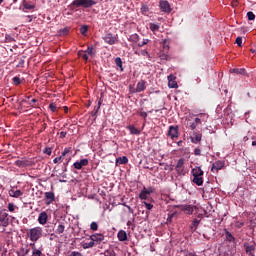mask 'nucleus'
<instances>
[{
	"instance_id": "1",
	"label": "nucleus",
	"mask_w": 256,
	"mask_h": 256,
	"mask_svg": "<svg viewBox=\"0 0 256 256\" xmlns=\"http://www.w3.org/2000/svg\"><path fill=\"white\" fill-rule=\"evenodd\" d=\"M28 235H29L30 241H33L35 243L39 241L41 237H43V228L42 227L31 228L29 230Z\"/></svg>"
},
{
	"instance_id": "2",
	"label": "nucleus",
	"mask_w": 256,
	"mask_h": 256,
	"mask_svg": "<svg viewBox=\"0 0 256 256\" xmlns=\"http://www.w3.org/2000/svg\"><path fill=\"white\" fill-rule=\"evenodd\" d=\"M71 5L87 9L89 7H93V5H97V2H95V0H74Z\"/></svg>"
},
{
	"instance_id": "3",
	"label": "nucleus",
	"mask_w": 256,
	"mask_h": 256,
	"mask_svg": "<svg viewBox=\"0 0 256 256\" xmlns=\"http://www.w3.org/2000/svg\"><path fill=\"white\" fill-rule=\"evenodd\" d=\"M9 226V214L5 210L0 211V229L5 231V227Z\"/></svg>"
},
{
	"instance_id": "4",
	"label": "nucleus",
	"mask_w": 256,
	"mask_h": 256,
	"mask_svg": "<svg viewBox=\"0 0 256 256\" xmlns=\"http://www.w3.org/2000/svg\"><path fill=\"white\" fill-rule=\"evenodd\" d=\"M255 248L256 244L255 242H245L244 243V249L248 256H255Z\"/></svg>"
},
{
	"instance_id": "5",
	"label": "nucleus",
	"mask_w": 256,
	"mask_h": 256,
	"mask_svg": "<svg viewBox=\"0 0 256 256\" xmlns=\"http://www.w3.org/2000/svg\"><path fill=\"white\" fill-rule=\"evenodd\" d=\"M175 170L178 175H185V159L181 158L178 160Z\"/></svg>"
},
{
	"instance_id": "6",
	"label": "nucleus",
	"mask_w": 256,
	"mask_h": 256,
	"mask_svg": "<svg viewBox=\"0 0 256 256\" xmlns=\"http://www.w3.org/2000/svg\"><path fill=\"white\" fill-rule=\"evenodd\" d=\"M159 7H160V10L163 13H170L171 12V4H169V1L161 0L159 2Z\"/></svg>"
},
{
	"instance_id": "7",
	"label": "nucleus",
	"mask_w": 256,
	"mask_h": 256,
	"mask_svg": "<svg viewBox=\"0 0 256 256\" xmlns=\"http://www.w3.org/2000/svg\"><path fill=\"white\" fill-rule=\"evenodd\" d=\"M89 165V160L87 158L81 159L73 164L74 169L81 170L83 167H87Z\"/></svg>"
},
{
	"instance_id": "8",
	"label": "nucleus",
	"mask_w": 256,
	"mask_h": 256,
	"mask_svg": "<svg viewBox=\"0 0 256 256\" xmlns=\"http://www.w3.org/2000/svg\"><path fill=\"white\" fill-rule=\"evenodd\" d=\"M225 167V162L223 161H216L212 164L211 171L212 173H217L218 171H221Z\"/></svg>"
},
{
	"instance_id": "9",
	"label": "nucleus",
	"mask_w": 256,
	"mask_h": 256,
	"mask_svg": "<svg viewBox=\"0 0 256 256\" xmlns=\"http://www.w3.org/2000/svg\"><path fill=\"white\" fill-rule=\"evenodd\" d=\"M104 240L105 236L103 234H93L90 236V241H93L96 245H99Z\"/></svg>"
},
{
	"instance_id": "10",
	"label": "nucleus",
	"mask_w": 256,
	"mask_h": 256,
	"mask_svg": "<svg viewBox=\"0 0 256 256\" xmlns=\"http://www.w3.org/2000/svg\"><path fill=\"white\" fill-rule=\"evenodd\" d=\"M168 135L171 139H177V137H179V129L175 126H170Z\"/></svg>"
},
{
	"instance_id": "11",
	"label": "nucleus",
	"mask_w": 256,
	"mask_h": 256,
	"mask_svg": "<svg viewBox=\"0 0 256 256\" xmlns=\"http://www.w3.org/2000/svg\"><path fill=\"white\" fill-rule=\"evenodd\" d=\"M168 87L170 89H177V87H179V85H177V81H175V77L173 76V74H170L168 76Z\"/></svg>"
},
{
	"instance_id": "12",
	"label": "nucleus",
	"mask_w": 256,
	"mask_h": 256,
	"mask_svg": "<svg viewBox=\"0 0 256 256\" xmlns=\"http://www.w3.org/2000/svg\"><path fill=\"white\" fill-rule=\"evenodd\" d=\"M55 201V193L53 192H46L45 193V203L46 205H51Z\"/></svg>"
},
{
	"instance_id": "13",
	"label": "nucleus",
	"mask_w": 256,
	"mask_h": 256,
	"mask_svg": "<svg viewBox=\"0 0 256 256\" xmlns=\"http://www.w3.org/2000/svg\"><path fill=\"white\" fill-rule=\"evenodd\" d=\"M103 40L105 41V43H108V45H115V41H117L113 34H106L103 37Z\"/></svg>"
},
{
	"instance_id": "14",
	"label": "nucleus",
	"mask_w": 256,
	"mask_h": 256,
	"mask_svg": "<svg viewBox=\"0 0 256 256\" xmlns=\"http://www.w3.org/2000/svg\"><path fill=\"white\" fill-rule=\"evenodd\" d=\"M47 212H41L38 216V222L40 223V225H45V223H47Z\"/></svg>"
},
{
	"instance_id": "15",
	"label": "nucleus",
	"mask_w": 256,
	"mask_h": 256,
	"mask_svg": "<svg viewBox=\"0 0 256 256\" xmlns=\"http://www.w3.org/2000/svg\"><path fill=\"white\" fill-rule=\"evenodd\" d=\"M143 91H145V81L141 80L137 83L134 93H141Z\"/></svg>"
},
{
	"instance_id": "16",
	"label": "nucleus",
	"mask_w": 256,
	"mask_h": 256,
	"mask_svg": "<svg viewBox=\"0 0 256 256\" xmlns=\"http://www.w3.org/2000/svg\"><path fill=\"white\" fill-rule=\"evenodd\" d=\"M127 163H129L127 156L118 157L116 159V165H127Z\"/></svg>"
},
{
	"instance_id": "17",
	"label": "nucleus",
	"mask_w": 256,
	"mask_h": 256,
	"mask_svg": "<svg viewBox=\"0 0 256 256\" xmlns=\"http://www.w3.org/2000/svg\"><path fill=\"white\" fill-rule=\"evenodd\" d=\"M192 175H193V177H203V171L201 170V167L193 168Z\"/></svg>"
},
{
	"instance_id": "18",
	"label": "nucleus",
	"mask_w": 256,
	"mask_h": 256,
	"mask_svg": "<svg viewBox=\"0 0 256 256\" xmlns=\"http://www.w3.org/2000/svg\"><path fill=\"white\" fill-rule=\"evenodd\" d=\"M9 195H10V197L18 198V197H21V195H23V192H21V190L11 189L9 191Z\"/></svg>"
},
{
	"instance_id": "19",
	"label": "nucleus",
	"mask_w": 256,
	"mask_h": 256,
	"mask_svg": "<svg viewBox=\"0 0 256 256\" xmlns=\"http://www.w3.org/2000/svg\"><path fill=\"white\" fill-rule=\"evenodd\" d=\"M15 165H16L17 167H29V165H31V164H30L29 161H27V160H17V161L15 162Z\"/></svg>"
},
{
	"instance_id": "20",
	"label": "nucleus",
	"mask_w": 256,
	"mask_h": 256,
	"mask_svg": "<svg viewBox=\"0 0 256 256\" xmlns=\"http://www.w3.org/2000/svg\"><path fill=\"white\" fill-rule=\"evenodd\" d=\"M193 183H195V185H198V187H201V185H203V176H193Z\"/></svg>"
},
{
	"instance_id": "21",
	"label": "nucleus",
	"mask_w": 256,
	"mask_h": 256,
	"mask_svg": "<svg viewBox=\"0 0 256 256\" xmlns=\"http://www.w3.org/2000/svg\"><path fill=\"white\" fill-rule=\"evenodd\" d=\"M55 233L57 235H62V233H65V225L63 223L58 224Z\"/></svg>"
},
{
	"instance_id": "22",
	"label": "nucleus",
	"mask_w": 256,
	"mask_h": 256,
	"mask_svg": "<svg viewBox=\"0 0 256 256\" xmlns=\"http://www.w3.org/2000/svg\"><path fill=\"white\" fill-rule=\"evenodd\" d=\"M127 129L130 130L131 135H140L141 134V131L139 129L135 128V126H133V125L127 126Z\"/></svg>"
},
{
	"instance_id": "23",
	"label": "nucleus",
	"mask_w": 256,
	"mask_h": 256,
	"mask_svg": "<svg viewBox=\"0 0 256 256\" xmlns=\"http://www.w3.org/2000/svg\"><path fill=\"white\" fill-rule=\"evenodd\" d=\"M118 239L119 241H127V232L120 230L118 232Z\"/></svg>"
},
{
	"instance_id": "24",
	"label": "nucleus",
	"mask_w": 256,
	"mask_h": 256,
	"mask_svg": "<svg viewBox=\"0 0 256 256\" xmlns=\"http://www.w3.org/2000/svg\"><path fill=\"white\" fill-rule=\"evenodd\" d=\"M23 7H24V9H23L24 13H27V10H25V9H28V10L35 9V4H29V2L24 1Z\"/></svg>"
},
{
	"instance_id": "25",
	"label": "nucleus",
	"mask_w": 256,
	"mask_h": 256,
	"mask_svg": "<svg viewBox=\"0 0 256 256\" xmlns=\"http://www.w3.org/2000/svg\"><path fill=\"white\" fill-rule=\"evenodd\" d=\"M82 247L83 249H91L92 247H95V242L93 240L90 242H83Z\"/></svg>"
},
{
	"instance_id": "26",
	"label": "nucleus",
	"mask_w": 256,
	"mask_h": 256,
	"mask_svg": "<svg viewBox=\"0 0 256 256\" xmlns=\"http://www.w3.org/2000/svg\"><path fill=\"white\" fill-rule=\"evenodd\" d=\"M183 211H186L188 215H193L194 209H193V206L191 205H185L183 206Z\"/></svg>"
},
{
	"instance_id": "27",
	"label": "nucleus",
	"mask_w": 256,
	"mask_h": 256,
	"mask_svg": "<svg viewBox=\"0 0 256 256\" xmlns=\"http://www.w3.org/2000/svg\"><path fill=\"white\" fill-rule=\"evenodd\" d=\"M29 249L20 248V250L17 252V256H27L29 255Z\"/></svg>"
},
{
	"instance_id": "28",
	"label": "nucleus",
	"mask_w": 256,
	"mask_h": 256,
	"mask_svg": "<svg viewBox=\"0 0 256 256\" xmlns=\"http://www.w3.org/2000/svg\"><path fill=\"white\" fill-rule=\"evenodd\" d=\"M191 141L192 143H199V141H201V134H193V136L191 137Z\"/></svg>"
},
{
	"instance_id": "29",
	"label": "nucleus",
	"mask_w": 256,
	"mask_h": 256,
	"mask_svg": "<svg viewBox=\"0 0 256 256\" xmlns=\"http://www.w3.org/2000/svg\"><path fill=\"white\" fill-rule=\"evenodd\" d=\"M225 235L227 241H229L230 243H233V241H235V237H233V234H231V232L225 230Z\"/></svg>"
},
{
	"instance_id": "30",
	"label": "nucleus",
	"mask_w": 256,
	"mask_h": 256,
	"mask_svg": "<svg viewBox=\"0 0 256 256\" xmlns=\"http://www.w3.org/2000/svg\"><path fill=\"white\" fill-rule=\"evenodd\" d=\"M30 245L32 246V249H33V252H32L33 256H41L42 255L41 250L35 248V243L30 244Z\"/></svg>"
},
{
	"instance_id": "31",
	"label": "nucleus",
	"mask_w": 256,
	"mask_h": 256,
	"mask_svg": "<svg viewBox=\"0 0 256 256\" xmlns=\"http://www.w3.org/2000/svg\"><path fill=\"white\" fill-rule=\"evenodd\" d=\"M78 57H82V59H84V61H88L89 60V56L83 50L78 51Z\"/></svg>"
},
{
	"instance_id": "32",
	"label": "nucleus",
	"mask_w": 256,
	"mask_h": 256,
	"mask_svg": "<svg viewBox=\"0 0 256 256\" xmlns=\"http://www.w3.org/2000/svg\"><path fill=\"white\" fill-rule=\"evenodd\" d=\"M115 63L117 65V67H119L120 71H123V61L121 60L120 57H117L115 59Z\"/></svg>"
},
{
	"instance_id": "33",
	"label": "nucleus",
	"mask_w": 256,
	"mask_h": 256,
	"mask_svg": "<svg viewBox=\"0 0 256 256\" xmlns=\"http://www.w3.org/2000/svg\"><path fill=\"white\" fill-rule=\"evenodd\" d=\"M233 73H236L237 75H245V69L244 68H234Z\"/></svg>"
},
{
	"instance_id": "34",
	"label": "nucleus",
	"mask_w": 256,
	"mask_h": 256,
	"mask_svg": "<svg viewBox=\"0 0 256 256\" xmlns=\"http://www.w3.org/2000/svg\"><path fill=\"white\" fill-rule=\"evenodd\" d=\"M129 41H131L132 43H137V41H139V35L138 34H132L129 37Z\"/></svg>"
},
{
	"instance_id": "35",
	"label": "nucleus",
	"mask_w": 256,
	"mask_h": 256,
	"mask_svg": "<svg viewBox=\"0 0 256 256\" xmlns=\"http://www.w3.org/2000/svg\"><path fill=\"white\" fill-rule=\"evenodd\" d=\"M87 31H89V27H87V25H83L81 28H80V33L82 35H87Z\"/></svg>"
},
{
	"instance_id": "36",
	"label": "nucleus",
	"mask_w": 256,
	"mask_h": 256,
	"mask_svg": "<svg viewBox=\"0 0 256 256\" xmlns=\"http://www.w3.org/2000/svg\"><path fill=\"white\" fill-rule=\"evenodd\" d=\"M90 229L91 231H97V229H99V225L97 224V222H92L90 224Z\"/></svg>"
},
{
	"instance_id": "37",
	"label": "nucleus",
	"mask_w": 256,
	"mask_h": 256,
	"mask_svg": "<svg viewBox=\"0 0 256 256\" xmlns=\"http://www.w3.org/2000/svg\"><path fill=\"white\" fill-rule=\"evenodd\" d=\"M103 103V99H99V101H98V105L94 108V111L96 112V113H99V110L101 109V104Z\"/></svg>"
},
{
	"instance_id": "38",
	"label": "nucleus",
	"mask_w": 256,
	"mask_h": 256,
	"mask_svg": "<svg viewBox=\"0 0 256 256\" xmlns=\"http://www.w3.org/2000/svg\"><path fill=\"white\" fill-rule=\"evenodd\" d=\"M247 18H248V21H255V15L251 11L247 12Z\"/></svg>"
},
{
	"instance_id": "39",
	"label": "nucleus",
	"mask_w": 256,
	"mask_h": 256,
	"mask_svg": "<svg viewBox=\"0 0 256 256\" xmlns=\"http://www.w3.org/2000/svg\"><path fill=\"white\" fill-rule=\"evenodd\" d=\"M154 189L152 187L149 188H143V192L146 193V195H151L153 193Z\"/></svg>"
},
{
	"instance_id": "40",
	"label": "nucleus",
	"mask_w": 256,
	"mask_h": 256,
	"mask_svg": "<svg viewBox=\"0 0 256 256\" xmlns=\"http://www.w3.org/2000/svg\"><path fill=\"white\" fill-rule=\"evenodd\" d=\"M198 117H200V121H201V119H202V121H207V119H209V115L205 114V113L199 114Z\"/></svg>"
},
{
	"instance_id": "41",
	"label": "nucleus",
	"mask_w": 256,
	"mask_h": 256,
	"mask_svg": "<svg viewBox=\"0 0 256 256\" xmlns=\"http://www.w3.org/2000/svg\"><path fill=\"white\" fill-rule=\"evenodd\" d=\"M150 29L152 31H159V25H157L155 23H150Z\"/></svg>"
},
{
	"instance_id": "42",
	"label": "nucleus",
	"mask_w": 256,
	"mask_h": 256,
	"mask_svg": "<svg viewBox=\"0 0 256 256\" xmlns=\"http://www.w3.org/2000/svg\"><path fill=\"white\" fill-rule=\"evenodd\" d=\"M236 44L238 47H243V38L242 37H237L236 38Z\"/></svg>"
},
{
	"instance_id": "43",
	"label": "nucleus",
	"mask_w": 256,
	"mask_h": 256,
	"mask_svg": "<svg viewBox=\"0 0 256 256\" xmlns=\"http://www.w3.org/2000/svg\"><path fill=\"white\" fill-rule=\"evenodd\" d=\"M147 197H149L148 194H146V193L142 190V191L140 192V194H139V198L142 199V200H145V199H147Z\"/></svg>"
},
{
	"instance_id": "44",
	"label": "nucleus",
	"mask_w": 256,
	"mask_h": 256,
	"mask_svg": "<svg viewBox=\"0 0 256 256\" xmlns=\"http://www.w3.org/2000/svg\"><path fill=\"white\" fill-rule=\"evenodd\" d=\"M85 53H87L88 55H94L95 53L93 52V46H88Z\"/></svg>"
},
{
	"instance_id": "45",
	"label": "nucleus",
	"mask_w": 256,
	"mask_h": 256,
	"mask_svg": "<svg viewBox=\"0 0 256 256\" xmlns=\"http://www.w3.org/2000/svg\"><path fill=\"white\" fill-rule=\"evenodd\" d=\"M13 83L15 84V85H21V78H19V77H14L13 78Z\"/></svg>"
},
{
	"instance_id": "46",
	"label": "nucleus",
	"mask_w": 256,
	"mask_h": 256,
	"mask_svg": "<svg viewBox=\"0 0 256 256\" xmlns=\"http://www.w3.org/2000/svg\"><path fill=\"white\" fill-rule=\"evenodd\" d=\"M143 204L145 205L146 209H148V211H151V209H153V204L151 203H147V202H143Z\"/></svg>"
},
{
	"instance_id": "47",
	"label": "nucleus",
	"mask_w": 256,
	"mask_h": 256,
	"mask_svg": "<svg viewBox=\"0 0 256 256\" xmlns=\"http://www.w3.org/2000/svg\"><path fill=\"white\" fill-rule=\"evenodd\" d=\"M8 211H10L11 213H13V211H15V204L9 203V204H8Z\"/></svg>"
},
{
	"instance_id": "48",
	"label": "nucleus",
	"mask_w": 256,
	"mask_h": 256,
	"mask_svg": "<svg viewBox=\"0 0 256 256\" xmlns=\"http://www.w3.org/2000/svg\"><path fill=\"white\" fill-rule=\"evenodd\" d=\"M49 109L52 111V113H55V111L57 110V105H55L54 103H51L49 105Z\"/></svg>"
},
{
	"instance_id": "49",
	"label": "nucleus",
	"mask_w": 256,
	"mask_h": 256,
	"mask_svg": "<svg viewBox=\"0 0 256 256\" xmlns=\"http://www.w3.org/2000/svg\"><path fill=\"white\" fill-rule=\"evenodd\" d=\"M68 153H71V148H65L62 152L61 157H65V155H68Z\"/></svg>"
},
{
	"instance_id": "50",
	"label": "nucleus",
	"mask_w": 256,
	"mask_h": 256,
	"mask_svg": "<svg viewBox=\"0 0 256 256\" xmlns=\"http://www.w3.org/2000/svg\"><path fill=\"white\" fill-rule=\"evenodd\" d=\"M193 227H195V229H197V227H199V220L194 219V220L192 221V229H193Z\"/></svg>"
},
{
	"instance_id": "51",
	"label": "nucleus",
	"mask_w": 256,
	"mask_h": 256,
	"mask_svg": "<svg viewBox=\"0 0 256 256\" xmlns=\"http://www.w3.org/2000/svg\"><path fill=\"white\" fill-rule=\"evenodd\" d=\"M149 43V39H144L142 43H138V47H144V45H147Z\"/></svg>"
},
{
	"instance_id": "52",
	"label": "nucleus",
	"mask_w": 256,
	"mask_h": 256,
	"mask_svg": "<svg viewBox=\"0 0 256 256\" xmlns=\"http://www.w3.org/2000/svg\"><path fill=\"white\" fill-rule=\"evenodd\" d=\"M190 129H192V131L197 129V123L195 122L190 123Z\"/></svg>"
},
{
	"instance_id": "53",
	"label": "nucleus",
	"mask_w": 256,
	"mask_h": 256,
	"mask_svg": "<svg viewBox=\"0 0 256 256\" xmlns=\"http://www.w3.org/2000/svg\"><path fill=\"white\" fill-rule=\"evenodd\" d=\"M51 148H45L44 149V153L46 154V155H51Z\"/></svg>"
},
{
	"instance_id": "54",
	"label": "nucleus",
	"mask_w": 256,
	"mask_h": 256,
	"mask_svg": "<svg viewBox=\"0 0 256 256\" xmlns=\"http://www.w3.org/2000/svg\"><path fill=\"white\" fill-rule=\"evenodd\" d=\"M194 155H197V156L201 155V149L196 148V149L194 150Z\"/></svg>"
},
{
	"instance_id": "55",
	"label": "nucleus",
	"mask_w": 256,
	"mask_h": 256,
	"mask_svg": "<svg viewBox=\"0 0 256 256\" xmlns=\"http://www.w3.org/2000/svg\"><path fill=\"white\" fill-rule=\"evenodd\" d=\"M141 55H143V57L145 56L149 57V52H147V50H142Z\"/></svg>"
},
{
	"instance_id": "56",
	"label": "nucleus",
	"mask_w": 256,
	"mask_h": 256,
	"mask_svg": "<svg viewBox=\"0 0 256 256\" xmlns=\"http://www.w3.org/2000/svg\"><path fill=\"white\" fill-rule=\"evenodd\" d=\"M61 159H63V156L56 157V158L53 160V163H59V161H61Z\"/></svg>"
},
{
	"instance_id": "57",
	"label": "nucleus",
	"mask_w": 256,
	"mask_h": 256,
	"mask_svg": "<svg viewBox=\"0 0 256 256\" xmlns=\"http://www.w3.org/2000/svg\"><path fill=\"white\" fill-rule=\"evenodd\" d=\"M61 139H65L67 137V132H60Z\"/></svg>"
},
{
	"instance_id": "58",
	"label": "nucleus",
	"mask_w": 256,
	"mask_h": 256,
	"mask_svg": "<svg viewBox=\"0 0 256 256\" xmlns=\"http://www.w3.org/2000/svg\"><path fill=\"white\" fill-rule=\"evenodd\" d=\"M67 33H69V30L67 28L61 30V35H67Z\"/></svg>"
},
{
	"instance_id": "59",
	"label": "nucleus",
	"mask_w": 256,
	"mask_h": 256,
	"mask_svg": "<svg viewBox=\"0 0 256 256\" xmlns=\"http://www.w3.org/2000/svg\"><path fill=\"white\" fill-rule=\"evenodd\" d=\"M140 117L147 119V112H140Z\"/></svg>"
},
{
	"instance_id": "60",
	"label": "nucleus",
	"mask_w": 256,
	"mask_h": 256,
	"mask_svg": "<svg viewBox=\"0 0 256 256\" xmlns=\"http://www.w3.org/2000/svg\"><path fill=\"white\" fill-rule=\"evenodd\" d=\"M26 19H28V23H31V21H33V16L28 15L26 16Z\"/></svg>"
},
{
	"instance_id": "61",
	"label": "nucleus",
	"mask_w": 256,
	"mask_h": 256,
	"mask_svg": "<svg viewBox=\"0 0 256 256\" xmlns=\"http://www.w3.org/2000/svg\"><path fill=\"white\" fill-rule=\"evenodd\" d=\"M125 207H127L129 213H133V208H131V206L129 205H125Z\"/></svg>"
},
{
	"instance_id": "62",
	"label": "nucleus",
	"mask_w": 256,
	"mask_h": 256,
	"mask_svg": "<svg viewBox=\"0 0 256 256\" xmlns=\"http://www.w3.org/2000/svg\"><path fill=\"white\" fill-rule=\"evenodd\" d=\"M194 123H196V125H199V123H201V118H195V122Z\"/></svg>"
},
{
	"instance_id": "63",
	"label": "nucleus",
	"mask_w": 256,
	"mask_h": 256,
	"mask_svg": "<svg viewBox=\"0 0 256 256\" xmlns=\"http://www.w3.org/2000/svg\"><path fill=\"white\" fill-rule=\"evenodd\" d=\"M161 59H169V56H167V54H162Z\"/></svg>"
},
{
	"instance_id": "64",
	"label": "nucleus",
	"mask_w": 256,
	"mask_h": 256,
	"mask_svg": "<svg viewBox=\"0 0 256 256\" xmlns=\"http://www.w3.org/2000/svg\"><path fill=\"white\" fill-rule=\"evenodd\" d=\"M37 101V99H32L30 102H29V105H33V103H35Z\"/></svg>"
}]
</instances>
